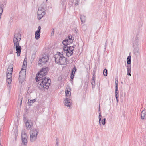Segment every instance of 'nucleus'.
Returning a JSON list of instances; mask_svg holds the SVG:
<instances>
[{"label": "nucleus", "instance_id": "obj_9", "mask_svg": "<svg viewBox=\"0 0 146 146\" xmlns=\"http://www.w3.org/2000/svg\"><path fill=\"white\" fill-rule=\"evenodd\" d=\"M23 133L22 131L21 135L22 141L23 144L26 145L27 143V136L26 134L25 133L24 131H23Z\"/></svg>", "mask_w": 146, "mask_h": 146}, {"label": "nucleus", "instance_id": "obj_29", "mask_svg": "<svg viewBox=\"0 0 146 146\" xmlns=\"http://www.w3.org/2000/svg\"><path fill=\"white\" fill-rule=\"evenodd\" d=\"M80 19L82 22L83 23H84L86 20V17L84 15H81L80 16Z\"/></svg>", "mask_w": 146, "mask_h": 146}, {"label": "nucleus", "instance_id": "obj_55", "mask_svg": "<svg viewBox=\"0 0 146 146\" xmlns=\"http://www.w3.org/2000/svg\"><path fill=\"white\" fill-rule=\"evenodd\" d=\"M116 80H118V79H117V78H116Z\"/></svg>", "mask_w": 146, "mask_h": 146}, {"label": "nucleus", "instance_id": "obj_25", "mask_svg": "<svg viewBox=\"0 0 146 146\" xmlns=\"http://www.w3.org/2000/svg\"><path fill=\"white\" fill-rule=\"evenodd\" d=\"M18 129H15L14 131V133L13 135V137H15V141H16L17 137L18 135Z\"/></svg>", "mask_w": 146, "mask_h": 146}, {"label": "nucleus", "instance_id": "obj_28", "mask_svg": "<svg viewBox=\"0 0 146 146\" xmlns=\"http://www.w3.org/2000/svg\"><path fill=\"white\" fill-rule=\"evenodd\" d=\"M6 81L7 82L8 84V86L9 87L11 86V82H12L11 78L7 77V78Z\"/></svg>", "mask_w": 146, "mask_h": 146}, {"label": "nucleus", "instance_id": "obj_5", "mask_svg": "<svg viewBox=\"0 0 146 146\" xmlns=\"http://www.w3.org/2000/svg\"><path fill=\"white\" fill-rule=\"evenodd\" d=\"M49 56L45 54H43L40 56L38 64L40 65L43 63L45 64L48 62L49 60Z\"/></svg>", "mask_w": 146, "mask_h": 146}, {"label": "nucleus", "instance_id": "obj_41", "mask_svg": "<svg viewBox=\"0 0 146 146\" xmlns=\"http://www.w3.org/2000/svg\"><path fill=\"white\" fill-rule=\"evenodd\" d=\"M115 87H116L117 86L118 87V80H116V78H115Z\"/></svg>", "mask_w": 146, "mask_h": 146}, {"label": "nucleus", "instance_id": "obj_26", "mask_svg": "<svg viewBox=\"0 0 146 146\" xmlns=\"http://www.w3.org/2000/svg\"><path fill=\"white\" fill-rule=\"evenodd\" d=\"M5 4L3 2H0V12H3V8L4 7V5Z\"/></svg>", "mask_w": 146, "mask_h": 146}, {"label": "nucleus", "instance_id": "obj_3", "mask_svg": "<svg viewBox=\"0 0 146 146\" xmlns=\"http://www.w3.org/2000/svg\"><path fill=\"white\" fill-rule=\"evenodd\" d=\"M46 6L44 4H42L39 7L37 11L38 19H41L45 14L46 10L45 9Z\"/></svg>", "mask_w": 146, "mask_h": 146}, {"label": "nucleus", "instance_id": "obj_52", "mask_svg": "<svg viewBox=\"0 0 146 146\" xmlns=\"http://www.w3.org/2000/svg\"><path fill=\"white\" fill-rule=\"evenodd\" d=\"M107 43V40L105 42V45H106Z\"/></svg>", "mask_w": 146, "mask_h": 146}, {"label": "nucleus", "instance_id": "obj_11", "mask_svg": "<svg viewBox=\"0 0 146 146\" xmlns=\"http://www.w3.org/2000/svg\"><path fill=\"white\" fill-rule=\"evenodd\" d=\"M72 102V100L70 98L67 97L65 98L63 102L65 105L68 107H70Z\"/></svg>", "mask_w": 146, "mask_h": 146}, {"label": "nucleus", "instance_id": "obj_12", "mask_svg": "<svg viewBox=\"0 0 146 146\" xmlns=\"http://www.w3.org/2000/svg\"><path fill=\"white\" fill-rule=\"evenodd\" d=\"M41 27L39 26L38 28V30L35 31V38L36 40H38L40 38V33Z\"/></svg>", "mask_w": 146, "mask_h": 146}, {"label": "nucleus", "instance_id": "obj_18", "mask_svg": "<svg viewBox=\"0 0 146 146\" xmlns=\"http://www.w3.org/2000/svg\"><path fill=\"white\" fill-rule=\"evenodd\" d=\"M135 40H134L133 47H138L139 45V39L137 36L135 38Z\"/></svg>", "mask_w": 146, "mask_h": 146}, {"label": "nucleus", "instance_id": "obj_20", "mask_svg": "<svg viewBox=\"0 0 146 146\" xmlns=\"http://www.w3.org/2000/svg\"><path fill=\"white\" fill-rule=\"evenodd\" d=\"M100 104H99V108H98V112H99V116L98 118L99 119V125L100 126H101V118L102 117V116L101 115V111H100Z\"/></svg>", "mask_w": 146, "mask_h": 146}, {"label": "nucleus", "instance_id": "obj_34", "mask_svg": "<svg viewBox=\"0 0 146 146\" xmlns=\"http://www.w3.org/2000/svg\"><path fill=\"white\" fill-rule=\"evenodd\" d=\"M108 71L106 69H105L103 71V74L104 76H107Z\"/></svg>", "mask_w": 146, "mask_h": 146}, {"label": "nucleus", "instance_id": "obj_49", "mask_svg": "<svg viewBox=\"0 0 146 146\" xmlns=\"http://www.w3.org/2000/svg\"><path fill=\"white\" fill-rule=\"evenodd\" d=\"M115 94H118L119 93V91L118 90L116 92H115Z\"/></svg>", "mask_w": 146, "mask_h": 146}, {"label": "nucleus", "instance_id": "obj_27", "mask_svg": "<svg viewBox=\"0 0 146 146\" xmlns=\"http://www.w3.org/2000/svg\"><path fill=\"white\" fill-rule=\"evenodd\" d=\"M95 78L94 77H92V82H91V84H92V89L94 88L95 87Z\"/></svg>", "mask_w": 146, "mask_h": 146}, {"label": "nucleus", "instance_id": "obj_13", "mask_svg": "<svg viewBox=\"0 0 146 146\" xmlns=\"http://www.w3.org/2000/svg\"><path fill=\"white\" fill-rule=\"evenodd\" d=\"M76 70L77 69L75 66H74L72 68L70 74V81L71 83L73 82V78H74V75L75 74V72Z\"/></svg>", "mask_w": 146, "mask_h": 146}, {"label": "nucleus", "instance_id": "obj_23", "mask_svg": "<svg viewBox=\"0 0 146 146\" xmlns=\"http://www.w3.org/2000/svg\"><path fill=\"white\" fill-rule=\"evenodd\" d=\"M36 100V99H34L32 100H30V99H28V102H27V104L29 106H32V104L35 102Z\"/></svg>", "mask_w": 146, "mask_h": 146}, {"label": "nucleus", "instance_id": "obj_15", "mask_svg": "<svg viewBox=\"0 0 146 146\" xmlns=\"http://www.w3.org/2000/svg\"><path fill=\"white\" fill-rule=\"evenodd\" d=\"M39 131V129L38 128L33 129L30 131V134H32L37 136Z\"/></svg>", "mask_w": 146, "mask_h": 146}, {"label": "nucleus", "instance_id": "obj_50", "mask_svg": "<svg viewBox=\"0 0 146 146\" xmlns=\"http://www.w3.org/2000/svg\"><path fill=\"white\" fill-rule=\"evenodd\" d=\"M116 101L117 102H118V101H119V99H118V98H116Z\"/></svg>", "mask_w": 146, "mask_h": 146}, {"label": "nucleus", "instance_id": "obj_8", "mask_svg": "<svg viewBox=\"0 0 146 146\" xmlns=\"http://www.w3.org/2000/svg\"><path fill=\"white\" fill-rule=\"evenodd\" d=\"M131 56L130 55H129L127 59V75L129 76H131L130 74L131 71Z\"/></svg>", "mask_w": 146, "mask_h": 146}, {"label": "nucleus", "instance_id": "obj_4", "mask_svg": "<svg viewBox=\"0 0 146 146\" xmlns=\"http://www.w3.org/2000/svg\"><path fill=\"white\" fill-rule=\"evenodd\" d=\"M49 71V69L48 67H44L40 70L36 74L35 78V80L36 81L38 80V76L44 75L46 76L48 72Z\"/></svg>", "mask_w": 146, "mask_h": 146}, {"label": "nucleus", "instance_id": "obj_22", "mask_svg": "<svg viewBox=\"0 0 146 146\" xmlns=\"http://www.w3.org/2000/svg\"><path fill=\"white\" fill-rule=\"evenodd\" d=\"M13 42L14 44V46L13 48H14L15 46V47L20 46L19 45V42L20 41H19L18 39H13Z\"/></svg>", "mask_w": 146, "mask_h": 146}, {"label": "nucleus", "instance_id": "obj_57", "mask_svg": "<svg viewBox=\"0 0 146 146\" xmlns=\"http://www.w3.org/2000/svg\"><path fill=\"white\" fill-rule=\"evenodd\" d=\"M46 1H47L48 0H46Z\"/></svg>", "mask_w": 146, "mask_h": 146}, {"label": "nucleus", "instance_id": "obj_60", "mask_svg": "<svg viewBox=\"0 0 146 146\" xmlns=\"http://www.w3.org/2000/svg\"><path fill=\"white\" fill-rule=\"evenodd\" d=\"M105 49H106V47H105Z\"/></svg>", "mask_w": 146, "mask_h": 146}, {"label": "nucleus", "instance_id": "obj_56", "mask_svg": "<svg viewBox=\"0 0 146 146\" xmlns=\"http://www.w3.org/2000/svg\"><path fill=\"white\" fill-rule=\"evenodd\" d=\"M13 132L14 133V131H12V133H13Z\"/></svg>", "mask_w": 146, "mask_h": 146}, {"label": "nucleus", "instance_id": "obj_7", "mask_svg": "<svg viewBox=\"0 0 146 146\" xmlns=\"http://www.w3.org/2000/svg\"><path fill=\"white\" fill-rule=\"evenodd\" d=\"M27 62L24 61L21 70L20 71L19 75V79H21L22 77L25 76L26 73V68Z\"/></svg>", "mask_w": 146, "mask_h": 146}, {"label": "nucleus", "instance_id": "obj_48", "mask_svg": "<svg viewBox=\"0 0 146 146\" xmlns=\"http://www.w3.org/2000/svg\"><path fill=\"white\" fill-rule=\"evenodd\" d=\"M22 99H23V98H22L21 99V102H20V105H21V104H22Z\"/></svg>", "mask_w": 146, "mask_h": 146}, {"label": "nucleus", "instance_id": "obj_38", "mask_svg": "<svg viewBox=\"0 0 146 146\" xmlns=\"http://www.w3.org/2000/svg\"><path fill=\"white\" fill-rule=\"evenodd\" d=\"M87 27L85 25H83L82 27V29L83 31H85Z\"/></svg>", "mask_w": 146, "mask_h": 146}, {"label": "nucleus", "instance_id": "obj_58", "mask_svg": "<svg viewBox=\"0 0 146 146\" xmlns=\"http://www.w3.org/2000/svg\"><path fill=\"white\" fill-rule=\"evenodd\" d=\"M0 146H1V144H0Z\"/></svg>", "mask_w": 146, "mask_h": 146}, {"label": "nucleus", "instance_id": "obj_19", "mask_svg": "<svg viewBox=\"0 0 146 146\" xmlns=\"http://www.w3.org/2000/svg\"><path fill=\"white\" fill-rule=\"evenodd\" d=\"M13 66V64H10L8 66L7 72L12 73Z\"/></svg>", "mask_w": 146, "mask_h": 146}, {"label": "nucleus", "instance_id": "obj_21", "mask_svg": "<svg viewBox=\"0 0 146 146\" xmlns=\"http://www.w3.org/2000/svg\"><path fill=\"white\" fill-rule=\"evenodd\" d=\"M37 136L30 134V140L31 142H33L36 141Z\"/></svg>", "mask_w": 146, "mask_h": 146}, {"label": "nucleus", "instance_id": "obj_14", "mask_svg": "<svg viewBox=\"0 0 146 146\" xmlns=\"http://www.w3.org/2000/svg\"><path fill=\"white\" fill-rule=\"evenodd\" d=\"M67 90L65 91V96L66 97L70 98L71 96L70 90L71 89L70 86H68L67 87Z\"/></svg>", "mask_w": 146, "mask_h": 146}, {"label": "nucleus", "instance_id": "obj_40", "mask_svg": "<svg viewBox=\"0 0 146 146\" xmlns=\"http://www.w3.org/2000/svg\"><path fill=\"white\" fill-rule=\"evenodd\" d=\"M80 0H76L75 2V4L76 5H78L79 4V1Z\"/></svg>", "mask_w": 146, "mask_h": 146}, {"label": "nucleus", "instance_id": "obj_51", "mask_svg": "<svg viewBox=\"0 0 146 146\" xmlns=\"http://www.w3.org/2000/svg\"><path fill=\"white\" fill-rule=\"evenodd\" d=\"M88 82H85V84H86L88 85Z\"/></svg>", "mask_w": 146, "mask_h": 146}, {"label": "nucleus", "instance_id": "obj_6", "mask_svg": "<svg viewBox=\"0 0 146 146\" xmlns=\"http://www.w3.org/2000/svg\"><path fill=\"white\" fill-rule=\"evenodd\" d=\"M74 39V37L72 36L70 34L62 42L63 45H68L73 43Z\"/></svg>", "mask_w": 146, "mask_h": 146}, {"label": "nucleus", "instance_id": "obj_53", "mask_svg": "<svg viewBox=\"0 0 146 146\" xmlns=\"http://www.w3.org/2000/svg\"><path fill=\"white\" fill-rule=\"evenodd\" d=\"M55 146H58V145H56Z\"/></svg>", "mask_w": 146, "mask_h": 146}, {"label": "nucleus", "instance_id": "obj_35", "mask_svg": "<svg viewBox=\"0 0 146 146\" xmlns=\"http://www.w3.org/2000/svg\"><path fill=\"white\" fill-rule=\"evenodd\" d=\"M12 73H9V72H7V78H12Z\"/></svg>", "mask_w": 146, "mask_h": 146}, {"label": "nucleus", "instance_id": "obj_10", "mask_svg": "<svg viewBox=\"0 0 146 146\" xmlns=\"http://www.w3.org/2000/svg\"><path fill=\"white\" fill-rule=\"evenodd\" d=\"M63 47V51L64 53H66V55L68 56L69 57L72 55L73 54V52H71V51L69 50L68 49V48L66 47L67 46L66 45H64Z\"/></svg>", "mask_w": 146, "mask_h": 146}, {"label": "nucleus", "instance_id": "obj_46", "mask_svg": "<svg viewBox=\"0 0 146 146\" xmlns=\"http://www.w3.org/2000/svg\"><path fill=\"white\" fill-rule=\"evenodd\" d=\"M95 73H93V76H92V77L95 78Z\"/></svg>", "mask_w": 146, "mask_h": 146}, {"label": "nucleus", "instance_id": "obj_30", "mask_svg": "<svg viewBox=\"0 0 146 146\" xmlns=\"http://www.w3.org/2000/svg\"><path fill=\"white\" fill-rule=\"evenodd\" d=\"M76 46L75 45H74L73 46H67V47L68 48V50H69L71 51V52H73V51L74 49V47Z\"/></svg>", "mask_w": 146, "mask_h": 146}, {"label": "nucleus", "instance_id": "obj_39", "mask_svg": "<svg viewBox=\"0 0 146 146\" xmlns=\"http://www.w3.org/2000/svg\"><path fill=\"white\" fill-rule=\"evenodd\" d=\"M8 53L9 54H12L13 53V50L12 49H10L8 51Z\"/></svg>", "mask_w": 146, "mask_h": 146}, {"label": "nucleus", "instance_id": "obj_36", "mask_svg": "<svg viewBox=\"0 0 146 146\" xmlns=\"http://www.w3.org/2000/svg\"><path fill=\"white\" fill-rule=\"evenodd\" d=\"M106 118H104L102 119V120H101V125H104L105 124H106Z\"/></svg>", "mask_w": 146, "mask_h": 146}, {"label": "nucleus", "instance_id": "obj_2", "mask_svg": "<svg viewBox=\"0 0 146 146\" xmlns=\"http://www.w3.org/2000/svg\"><path fill=\"white\" fill-rule=\"evenodd\" d=\"M54 57L56 63L60 65H66L67 64V59L63 56V54L59 52H57Z\"/></svg>", "mask_w": 146, "mask_h": 146}, {"label": "nucleus", "instance_id": "obj_33", "mask_svg": "<svg viewBox=\"0 0 146 146\" xmlns=\"http://www.w3.org/2000/svg\"><path fill=\"white\" fill-rule=\"evenodd\" d=\"M66 2L65 0H62L61 1V4L62 5L63 8H64H64L65 7Z\"/></svg>", "mask_w": 146, "mask_h": 146}, {"label": "nucleus", "instance_id": "obj_32", "mask_svg": "<svg viewBox=\"0 0 146 146\" xmlns=\"http://www.w3.org/2000/svg\"><path fill=\"white\" fill-rule=\"evenodd\" d=\"M145 110H143L141 113V118L143 119L145 118V116L146 115L145 114Z\"/></svg>", "mask_w": 146, "mask_h": 146}, {"label": "nucleus", "instance_id": "obj_59", "mask_svg": "<svg viewBox=\"0 0 146 146\" xmlns=\"http://www.w3.org/2000/svg\"><path fill=\"white\" fill-rule=\"evenodd\" d=\"M76 33H77V32L76 31Z\"/></svg>", "mask_w": 146, "mask_h": 146}, {"label": "nucleus", "instance_id": "obj_24", "mask_svg": "<svg viewBox=\"0 0 146 146\" xmlns=\"http://www.w3.org/2000/svg\"><path fill=\"white\" fill-rule=\"evenodd\" d=\"M21 38V35L19 33H15L13 39H19V41H20Z\"/></svg>", "mask_w": 146, "mask_h": 146}, {"label": "nucleus", "instance_id": "obj_17", "mask_svg": "<svg viewBox=\"0 0 146 146\" xmlns=\"http://www.w3.org/2000/svg\"><path fill=\"white\" fill-rule=\"evenodd\" d=\"M15 49L16 51V53L17 54V56L19 57L21 54L22 49L21 47L20 46L15 47Z\"/></svg>", "mask_w": 146, "mask_h": 146}, {"label": "nucleus", "instance_id": "obj_37", "mask_svg": "<svg viewBox=\"0 0 146 146\" xmlns=\"http://www.w3.org/2000/svg\"><path fill=\"white\" fill-rule=\"evenodd\" d=\"M35 54L34 53L32 54L31 58V61H33L35 59Z\"/></svg>", "mask_w": 146, "mask_h": 146}, {"label": "nucleus", "instance_id": "obj_45", "mask_svg": "<svg viewBox=\"0 0 146 146\" xmlns=\"http://www.w3.org/2000/svg\"><path fill=\"white\" fill-rule=\"evenodd\" d=\"M58 139H56V145H58Z\"/></svg>", "mask_w": 146, "mask_h": 146}, {"label": "nucleus", "instance_id": "obj_16", "mask_svg": "<svg viewBox=\"0 0 146 146\" xmlns=\"http://www.w3.org/2000/svg\"><path fill=\"white\" fill-rule=\"evenodd\" d=\"M25 125L27 130H31L32 128V122L30 123L28 120H27L25 123Z\"/></svg>", "mask_w": 146, "mask_h": 146}, {"label": "nucleus", "instance_id": "obj_44", "mask_svg": "<svg viewBox=\"0 0 146 146\" xmlns=\"http://www.w3.org/2000/svg\"><path fill=\"white\" fill-rule=\"evenodd\" d=\"M118 94H115V97L116 98H118V96H119L118 95Z\"/></svg>", "mask_w": 146, "mask_h": 146}, {"label": "nucleus", "instance_id": "obj_47", "mask_svg": "<svg viewBox=\"0 0 146 146\" xmlns=\"http://www.w3.org/2000/svg\"><path fill=\"white\" fill-rule=\"evenodd\" d=\"M13 17H11L10 18V20L11 21V20H13Z\"/></svg>", "mask_w": 146, "mask_h": 146}, {"label": "nucleus", "instance_id": "obj_1", "mask_svg": "<svg viewBox=\"0 0 146 146\" xmlns=\"http://www.w3.org/2000/svg\"><path fill=\"white\" fill-rule=\"evenodd\" d=\"M37 82H39L37 84V86L40 90L44 91V89H48L50 85L51 80L49 78H46L45 76L42 75L38 76Z\"/></svg>", "mask_w": 146, "mask_h": 146}, {"label": "nucleus", "instance_id": "obj_54", "mask_svg": "<svg viewBox=\"0 0 146 146\" xmlns=\"http://www.w3.org/2000/svg\"><path fill=\"white\" fill-rule=\"evenodd\" d=\"M25 60V59H24V61H25H25H26V60ZM25 62H26V61H25Z\"/></svg>", "mask_w": 146, "mask_h": 146}, {"label": "nucleus", "instance_id": "obj_42", "mask_svg": "<svg viewBox=\"0 0 146 146\" xmlns=\"http://www.w3.org/2000/svg\"><path fill=\"white\" fill-rule=\"evenodd\" d=\"M54 29H53L52 31L51 36H54Z\"/></svg>", "mask_w": 146, "mask_h": 146}, {"label": "nucleus", "instance_id": "obj_43", "mask_svg": "<svg viewBox=\"0 0 146 146\" xmlns=\"http://www.w3.org/2000/svg\"><path fill=\"white\" fill-rule=\"evenodd\" d=\"M115 92H116L118 90V87L117 86L116 87H115Z\"/></svg>", "mask_w": 146, "mask_h": 146}, {"label": "nucleus", "instance_id": "obj_31", "mask_svg": "<svg viewBox=\"0 0 146 146\" xmlns=\"http://www.w3.org/2000/svg\"><path fill=\"white\" fill-rule=\"evenodd\" d=\"M134 49L133 50V53L135 55H137V54L139 53V48L138 47H134Z\"/></svg>", "mask_w": 146, "mask_h": 146}]
</instances>
